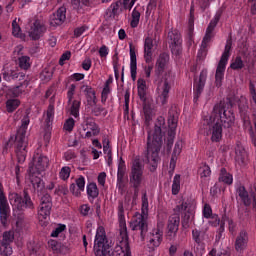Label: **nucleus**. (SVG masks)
Returning <instances> with one entry per match:
<instances>
[{
  "label": "nucleus",
  "instance_id": "1",
  "mask_svg": "<svg viewBox=\"0 0 256 256\" xmlns=\"http://www.w3.org/2000/svg\"><path fill=\"white\" fill-rule=\"evenodd\" d=\"M234 123L235 114L231 110H226L221 104H216L209 118L204 119V125H208L213 143H219L223 139V127L231 129Z\"/></svg>",
  "mask_w": 256,
  "mask_h": 256
},
{
  "label": "nucleus",
  "instance_id": "2",
  "mask_svg": "<svg viewBox=\"0 0 256 256\" xmlns=\"http://www.w3.org/2000/svg\"><path fill=\"white\" fill-rule=\"evenodd\" d=\"M163 127H165V118L159 117L152 131L148 132L147 149L142 159L143 163L149 165V170L157 171V165L161 158L159 152L163 147Z\"/></svg>",
  "mask_w": 256,
  "mask_h": 256
},
{
  "label": "nucleus",
  "instance_id": "3",
  "mask_svg": "<svg viewBox=\"0 0 256 256\" xmlns=\"http://www.w3.org/2000/svg\"><path fill=\"white\" fill-rule=\"evenodd\" d=\"M169 55L166 52H163L159 55L155 64V74H154V83L158 85V89L161 91V94L158 97V101L161 105H167L169 101V91L175 83V76L168 71L165 73L167 66L169 65ZM163 73H165L163 75Z\"/></svg>",
  "mask_w": 256,
  "mask_h": 256
},
{
  "label": "nucleus",
  "instance_id": "4",
  "mask_svg": "<svg viewBox=\"0 0 256 256\" xmlns=\"http://www.w3.org/2000/svg\"><path fill=\"white\" fill-rule=\"evenodd\" d=\"M118 218L120 219V238L112 252L113 256H132L131 246H129V234L127 233V224L125 223V208L123 201H118Z\"/></svg>",
  "mask_w": 256,
  "mask_h": 256
},
{
  "label": "nucleus",
  "instance_id": "5",
  "mask_svg": "<svg viewBox=\"0 0 256 256\" xmlns=\"http://www.w3.org/2000/svg\"><path fill=\"white\" fill-rule=\"evenodd\" d=\"M31 120L29 114L23 116L21 120V126L17 130L15 138V153L18 159V163L23 164L27 159V145L29 142L27 140V129L29 127Z\"/></svg>",
  "mask_w": 256,
  "mask_h": 256
},
{
  "label": "nucleus",
  "instance_id": "6",
  "mask_svg": "<svg viewBox=\"0 0 256 256\" xmlns=\"http://www.w3.org/2000/svg\"><path fill=\"white\" fill-rule=\"evenodd\" d=\"M9 203L18 211H35V203L31 199V195L24 190L22 195L17 192H10L8 195Z\"/></svg>",
  "mask_w": 256,
  "mask_h": 256
},
{
  "label": "nucleus",
  "instance_id": "7",
  "mask_svg": "<svg viewBox=\"0 0 256 256\" xmlns=\"http://www.w3.org/2000/svg\"><path fill=\"white\" fill-rule=\"evenodd\" d=\"M111 253V242L107 239L105 227L99 226L94 239L95 256H109Z\"/></svg>",
  "mask_w": 256,
  "mask_h": 256
},
{
  "label": "nucleus",
  "instance_id": "8",
  "mask_svg": "<svg viewBox=\"0 0 256 256\" xmlns=\"http://www.w3.org/2000/svg\"><path fill=\"white\" fill-rule=\"evenodd\" d=\"M177 123H179V112L177 108H171L168 112V136L164 147L166 153H171V149H173V143L177 135Z\"/></svg>",
  "mask_w": 256,
  "mask_h": 256
},
{
  "label": "nucleus",
  "instance_id": "9",
  "mask_svg": "<svg viewBox=\"0 0 256 256\" xmlns=\"http://www.w3.org/2000/svg\"><path fill=\"white\" fill-rule=\"evenodd\" d=\"M143 171H145V166L141 163V158L136 156L132 161L130 172V183L135 191H139V187L143 183Z\"/></svg>",
  "mask_w": 256,
  "mask_h": 256
},
{
  "label": "nucleus",
  "instance_id": "10",
  "mask_svg": "<svg viewBox=\"0 0 256 256\" xmlns=\"http://www.w3.org/2000/svg\"><path fill=\"white\" fill-rule=\"evenodd\" d=\"M10 217L11 206H9V201L7 200V196H5L3 183L0 182V223L2 227H7V225H9Z\"/></svg>",
  "mask_w": 256,
  "mask_h": 256
},
{
  "label": "nucleus",
  "instance_id": "11",
  "mask_svg": "<svg viewBox=\"0 0 256 256\" xmlns=\"http://www.w3.org/2000/svg\"><path fill=\"white\" fill-rule=\"evenodd\" d=\"M130 229H132V231L138 232L141 241H145V237L149 231V226L147 224V220L145 219V215L136 214L133 216L130 221Z\"/></svg>",
  "mask_w": 256,
  "mask_h": 256
},
{
  "label": "nucleus",
  "instance_id": "12",
  "mask_svg": "<svg viewBox=\"0 0 256 256\" xmlns=\"http://www.w3.org/2000/svg\"><path fill=\"white\" fill-rule=\"evenodd\" d=\"M51 209H53V199L49 193H45L40 197V203L37 208V215L39 221H45L51 216Z\"/></svg>",
  "mask_w": 256,
  "mask_h": 256
},
{
  "label": "nucleus",
  "instance_id": "13",
  "mask_svg": "<svg viewBox=\"0 0 256 256\" xmlns=\"http://www.w3.org/2000/svg\"><path fill=\"white\" fill-rule=\"evenodd\" d=\"M135 3H137V0H123V2L116 1L112 3L106 10V19H109L110 21H115L117 17H119V8L121 7V5H123L124 9H128L129 11H131Z\"/></svg>",
  "mask_w": 256,
  "mask_h": 256
},
{
  "label": "nucleus",
  "instance_id": "14",
  "mask_svg": "<svg viewBox=\"0 0 256 256\" xmlns=\"http://www.w3.org/2000/svg\"><path fill=\"white\" fill-rule=\"evenodd\" d=\"M49 167V158L40 154H36L33 157L32 163L29 164L30 175H41L43 171Z\"/></svg>",
  "mask_w": 256,
  "mask_h": 256
},
{
  "label": "nucleus",
  "instance_id": "15",
  "mask_svg": "<svg viewBox=\"0 0 256 256\" xmlns=\"http://www.w3.org/2000/svg\"><path fill=\"white\" fill-rule=\"evenodd\" d=\"M205 83H207V69H203L200 72L199 78H194L193 84V103L197 105L199 97L205 89Z\"/></svg>",
  "mask_w": 256,
  "mask_h": 256
},
{
  "label": "nucleus",
  "instance_id": "16",
  "mask_svg": "<svg viewBox=\"0 0 256 256\" xmlns=\"http://www.w3.org/2000/svg\"><path fill=\"white\" fill-rule=\"evenodd\" d=\"M15 240V232L6 231L3 233L2 240H0V255H13V248L11 243Z\"/></svg>",
  "mask_w": 256,
  "mask_h": 256
},
{
  "label": "nucleus",
  "instance_id": "17",
  "mask_svg": "<svg viewBox=\"0 0 256 256\" xmlns=\"http://www.w3.org/2000/svg\"><path fill=\"white\" fill-rule=\"evenodd\" d=\"M45 31H47V27L45 26V23H43V20L35 19L30 23V29L28 33L29 37L33 41H39V39H41V37H43L45 34Z\"/></svg>",
  "mask_w": 256,
  "mask_h": 256
},
{
  "label": "nucleus",
  "instance_id": "18",
  "mask_svg": "<svg viewBox=\"0 0 256 256\" xmlns=\"http://www.w3.org/2000/svg\"><path fill=\"white\" fill-rule=\"evenodd\" d=\"M236 193L238 197H240L245 207H250L252 205L253 209L256 211V193L255 192H251L249 194V192H247V189H245V186H239L236 190Z\"/></svg>",
  "mask_w": 256,
  "mask_h": 256
},
{
  "label": "nucleus",
  "instance_id": "19",
  "mask_svg": "<svg viewBox=\"0 0 256 256\" xmlns=\"http://www.w3.org/2000/svg\"><path fill=\"white\" fill-rule=\"evenodd\" d=\"M163 241V230L161 228L157 227L154 228L149 236H148V247L149 249H157L159 245H161V242Z\"/></svg>",
  "mask_w": 256,
  "mask_h": 256
},
{
  "label": "nucleus",
  "instance_id": "20",
  "mask_svg": "<svg viewBox=\"0 0 256 256\" xmlns=\"http://www.w3.org/2000/svg\"><path fill=\"white\" fill-rule=\"evenodd\" d=\"M181 223V218L177 215H172L169 217L167 225V237L168 239H175L177 237V232L179 231V224Z\"/></svg>",
  "mask_w": 256,
  "mask_h": 256
},
{
  "label": "nucleus",
  "instance_id": "21",
  "mask_svg": "<svg viewBox=\"0 0 256 256\" xmlns=\"http://www.w3.org/2000/svg\"><path fill=\"white\" fill-rule=\"evenodd\" d=\"M65 19H67V8L65 6H61L51 16L50 25L52 27H59V25H63L65 23Z\"/></svg>",
  "mask_w": 256,
  "mask_h": 256
},
{
  "label": "nucleus",
  "instance_id": "22",
  "mask_svg": "<svg viewBox=\"0 0 256 256\" xmlns=\"http://www.w3.org/2000/svg\"><path fill=\"white\" fill-rule=\"evenodd\" d=\"M205 237H207V232L201 229H193L192 230V240L196 245V249H200L201 251H205Z\"/></svg>",
  "mask_w": 256,
  "mask_h": 256
},
{
  "label": "nucleus",
  "instance_id": "23",
  "mask_svg": "<svg viewBox=\"0 0 256 256\" xmlns=\"http://www.w3.org/2000/svg\"><path fill=\"white\" fill-rule=\"evenodd\" d=\"M220 16H215L213 20L210 21L207 29L206 34L202 40V47H208L209 43H211V39H213V31H215V27L219 23Z\"/></svg>",
  "mask_w": 256,
  "mask_h": 256
},
{
  "label": "nucleus",
  "instance_id": "24",
  "mask_svg": "<svg viewBox=\"0 0 256 256\" xmlns=\"http://www.w3.org/2000/svg\"><path fill=\"white\" fill-rule=\"evenodd\" d=\"M3 79L8 83L11 81H23L25 79V72H21L18 69H6L3 72Z\"/></svg>",
  "mask_w": 256,
  "mask_h": 256
},
{
  "label": "nucleus",
  "instance_id": "25",
  "mask_svg": "<svg viewBox=\"0 0 256 256\" xmlns=\"http://www.w3.org/2000/svg\"><path fill=\"white\" fill-rule=\"evenodd\" d=\"M153 47H155V44H153V39L151 36H147L144 39V61L145 63H153Z\"/></svg>",
  "mask_w": 256,
  "mask_h": 256
},
{
  "label": "nucleus",
  "instance_id": "26",
  "mask_svg": "<svg viewBox=\"0 0 256 256\" xmlns=\"http://www.w3.org/2000/svg\"><path fill=\"white\" fill-rule=\"evenodd\" d=\"M130 49V75L132 81L137 80V54L135 53V46L133 43H129Z\"/></svg>",
  "mask_w": 256,
  "mask_h": 256
},
{
  "label": "nucleus",
  "instance_id": "27",
  "mask_svg": "<svg viewBox=\"0 0 256 256\" xmlns=\"http://www.w3.org/2000/svg\"><path fill=\"white\" fill-rule=\"evenodd\" d=\"M249 242V236L245 230H242L239 235L236 237L235 241V250L238 253H242L247 249V243Z\"/></svg>",
  "mask_w": 256,
  "mask_h": 256
},
{
  "label": "nucleus",
  "instance_id": "28",
  "mask_svg": "<svg viewBox=\"0 0 256 256\" xmlns=\"http://www.w3.org/2000/svg\"><path fill=\"white\" fill-rule=\"evenodd\" d=\"M127 173V165L125 164V160L120 158L117 170V187L118 189H122L125 185V175Z\"/></svg>",
  "mask_w": 256,
  "mask_h": 256
},
{
  "label": "nucleus",
  "instance_id": "29",
  "mask_svg": "<svg viewBox=\"0 0 256 256\" xmlns=\"http://www.w3.org/2000/svg\"><path fill=\"white\" fill-rule=\"evenodd\" d=\"M225 69H227V63L219 61L215 74L216 87H221L223 85V79H225Z\"/></svg>",
  "mask_w": 256,
  "mask_h": 256
},
{
  "label": "nucleus",
  "instance_id": "30",
  "mask_svg": "<svg viewBox=\"0 0 256 256\" xmlns=\"http://www.w3.org/2000/svg\"><path fill=\"white\" fill-rule=\"evenodd\" d=\"M138 96L142 103L147 102V80L139 78L137 80Z\"/></svg>",
  "mask_w": 256,
  "mask_h": 256
},
{
  "label": "nucleus",
  "instance_id": "31",
  "mask_svg": "<svg viewBox=\"0 0 256 256\" xmlns=\"http://www.w3.org/2000/svg\"><path fill=\"white\" fill-rule=\"evenodd\" d=\"M249 69L251 67V64H249V61L247 59L241 58V56H237L230 64V69H233V71H241V69Z\"/></svg>",
  "mask_w": 256,
  "mask_h": 256
},
{
  "label": "nucleus",
  "instance_id": "32",
  "mask_svg": "<svg viewBox=\"0 0 256 256\" xmlns=\"http://www.w3.org/2000/svg\"><path fill=\"white\" fill-rule=\"evenodd\" d=\"M86 193L88 196V201L93 203L97 197H99V188L95 182H90L86 186Z\"/></svg>",
  "mask_w": 256,
  "mask_h": 256
},
{
  "label": "nucleus",
  "instance_id": "33",
  "mask_svg": "<svg viewBox=\"0 0 256 256\" xmlns=\"http://www.w3.org/2000/svg\"><path fill=\"white\" fill-rule=\"evenodd\" d=\"M23 84L18 86H12L6 89V99H17V97H21L25 90H23Z\"/></svg>",
  "mask_w": 256,
  "mask_h": 256
},
{
  "label": "nucleus",
  "instance_id": "34",
  "mask_svg": "<svg viewBox=\"0 0 256 256\" xmlns=\"http://www.w3.org/2000/svg\"><path fill=\"white\" fill-rule=\"evenodd\" d=\"M5 105L7 113H15L19 105H21V100L17 98H7Z\"/></svg>",
  "mask_w": 256,
  "mask_h": 256
},
{
  "label": "nucleus",
  "instance_id": "35",
  "mask_svg": "<svg viewBox=\"0 0 256 256\" xmlns=\"http://www.w3.org/2000/svg\"><path fill=\"white\" fill-rule=\"evenodd\" d=\"M219 181L225 185H233V175L227 172V169L221 168L219 174Z\"/></svg>",
  "mask_w": 256,
  "mask_h": 256
},
{
  "label": "nucleus",
  "instance_id": "36",
  "mask_svg": "<svg viewBox=\"0 0 256 256\" xmlns=\"http://www.w3.org/2000/svg\"><path fill=\"white\" fill-rule=\"evenodd\" d=\"M232 46H233V41L230 38L226 41L225 49L221 55L220 62H222V63L229 62V57H231V47Z\"/></svg>",
  "mask_w": 256,
  "mask_h": 256
},
{
  "label": "nucleus",
  "instance_id": "37",
  "mask_svg": "<svg viewBox=\"0 0 256 256\" xmlns=\"http://www.w3.org/2000/svg\"><path fill=\"white\" fill-rule=\"evenodd\" d=\"M31 184L32 187H34L35 191H43V189H45V182H43V179H41V177L39 176H35L32 174Z\"/></svg>",
  "mask_w": 256,
  "mask_h": 256
},
{
  "label": "nucleus",
  "instance_id": "38",
  "mask_svg": "<svg viewBox=\"0 0 256 256\" xmlns=\"http://www.w3.org/2000/svg\"><path fill=\"white\" fill-rule=\"evenodd\" d=\"M235 151H236V161H238L240 165H245L247 161V152H245V149L237 145Z\"/></svg>",
  "mask_w": 256,
  "mask_h": 256
},
{
  "label": "nucleus",
  "instance_id": "39",
  "mask_svg": "<svg viewBox=\"0 0 256 256\" xmlns=\"http://www.w3.org/2000/svg\"><path fill=\"white\" fill-rule=\"evenodd\" d=\"M131 18L130 27L132 29H137V27H139V21H141V12H139L137 8H134L131 14Z\"/></svg>",
  "mask_w": 256,
  "mask_h": 256
},
{
  "label": "nucleus",
  "instance_id": "40",
  "mask_svg": "<svg viewBox=\"0 0 256 256\" xmlns=\"http://www.w3.org/2000/svg\"><path fill=\"white\" fill-rule=\"evenodd\" d=\"M70 106V115H72V117H75V119H77V117H79V111L81 109V100H72L71 103H69Z\"/></svg>",
  "mask_w": 256,
  "mask_h": 256
},
{
  "label": "nucleus",
  "instance_id": "41",
  "mask_svg": "<svg viewBox=\"0 0 256 256\" xmlns=\"http://www.w3.org/2000/svg\"><path fill=\"white\" fill-rule=\"evenodd\" d=\"M54 119H55V105L49 104L46 111V119H45V123L47 127L51 126V123H53Z\"/></svg>",
  "mask_w": 256,
  "mask_h": 256
},
{
  "label": "nucleus",
  "instance_id": "42",
  "mask_svg": "<svg viewBox=\"0 0 256 256\" xmlns=\"http://www.w3.org/2000/svg\"><path fill=\"white\" fill-rule=\"evenodd\" d=\"M194 29H195V6L192 4L190 8V15L188 20L189 35H192Z\"/></svg>",
  "mask_w": 256,
  "mask_h": 256
},
{
  "label": "nucleus",
  "instance_id": "43",
  "mask_svg": "<svg viewBox=\"0 0 256 256\" xmlns=\"http://www.w3.org/2000/svg\"><path fill=\"white\" fill-rule=\"evenodd\" d=\"M18 65H19L20 69H23V71H27V69H30V67H31V57H29V56L19 57Z\"/></svg>",
  "mask_w": 256,
  "mask_h": 256
},
{
  "label": "nucleus",
  "instance_id": "44",
  "mask_svg": "<svg viewBox=\"0 0 256 256\" xmlns=\"http://www.w3.org/2000/svg\"><path fill=\"white\" fill-rule=\"evenodd\" d=\"M179 191H181V175L176 174L172 183V195H179Z\"/></svg>",
  "mask_w": 256,
  "mask_h": 256
},
{
  "label": "nucleus",
  "instance_id": "45",
  "mask_svg": "<svg viewBox=\"0 0 256 256\" xmlns=\"http://www.w3.org/2000/svg\"><path fill=\"white\" fill-rule=\"evenodd\" d=\"M177 209L180 213H184V219H186V221H189V219H191V210L189 209V203L182 202L181 205L177 206Z\"/></svg>",
  "mask_w": 256,
  "mask_h": 256
},
{
  "label": "nucleus",
  "instance_id": "46",
  "mask_svg": "<svg viewBox=\"0 0 256 256\" xmlns=\"http://www.w3.org/2000/svg\"><path fill=\"white\" fill-rule=\"evenodd\" d=\"M168 37L171 39L172 45H183L181 34L177 30L170 32Z\"/></svg>",
  "mask_w": 256,
  "mask_h": 256
},
{
  "label": "nucleus",
  "instance_id": "47",
  "mask_svg": "<svg viewBox=\"0 0 256 256\" xmlns=\"http://www.w3.org/2000/svg\"><path fill=\"white\" fill-rule=\"evenodd\" d=\"M87 129H90V131L93 132V137H97V135L100 133L99 125L95 123L93 120H87L86 121Z\"/></svg>",
  "mask_w": 256,
  "mask_h": 256
},
{
  "label": "nucleus",
  "instance_id": "48",
  "mask_svg": "<svg viewBox=\"0 0 256 256\" xmlns=\"http://www.w3.org/2000/svg\"><path fill=\"white\" fill-rule=\"evenodd\" d=\"M12 35L18 37V39H23V32H21V27L17 24V20L12 22Z\"/></svg>",
  "mask_w": 256,
  "mask_h": 256
},
{
  "label": "nucleus",
  "instance_id": "49",
  "mask_svg": "<svg viewBox=\"0 0 256 256\" xmlns=\"http://www.w3.org/2000/svg\"><path fill=\"white\" fill-rule=\"evenodd\" d=\"M59 177L60 179H62V181H67V179L71 177V167L69 166L62 167L59 172Z\"/></svg>",
  "mask_w": 256,
  "mask_h": 256
},
{
  "label": "nucleus",
  "instance_id": "50",
  "mask_svg": "<svg viewBox=\"0 0 256 256\" xmlns=\"http://www.w3.org/2000/svg\"><path fill=\"white\" fill-rule=\"evenodd\" d=\"M149 213V198L147 197V192L142 194V215H147Z\"/></svg>",
  "mask_w": 256,
  "mask_h": 256
},
{
  "label": "nucleus",
  "instance_id": "51",
  "mask_svg": "<svg viewBox=\"0 0 256 256\" xmlns=\"http://www.w3.org/2000/svg\"><path fill=\"white\" fill-rule=\"evenodd\" d=\"M63 231H67V225L65 224H58L55 229L51 232L50 236L55 238L59 237Z\"/></svg>",
  "mask_w": 256,
  "mask_h": 256
},
{
  "label": "nucleus",
  "instance_id": "52",
  "mask_svg": "<svg viewBox=\"0 0 256 256\" xmlns=\"http://www.w3.org/2000/svg\"><path fill=\"white\" fill-rule=\"evenodd\" d=\"M202 215L204 219H211L215 214H213V209L211 205L205 204L202 209Z\"/></svg>",
  "mask_w": 256,
  "mask_h": 256
},
{
  "label": "nucleus",
  "instance_id": "53",
  "mask_svg": "<svg viewBox=\"0 0 256 256\" xmlns=\"http://www.w3.org/2000/svg\"><path fill=\"white\" fill-rule=\"evenodd\" d=\"M75 128V119L73 118H68L63 126V129L65 131H68V133H71V131H73V129Z\"/></svg>",
  "mask_w": 256,
  "mask_h": 256
},
{
  "label": "nucleus",
  "instance_id": "54",
  "mask_svg": "<svg viewBox=\"0 0 256 256\" xmlns=\"http://www.w3.org/2000/svg\"><path fill=\"white\" fill-rule=\"evenodd\" d=\"M171 53L175 55V57H180L181 53H183L182 44H172L171 45Z\"/></svg>",
  "mask_w": 256,
  "mask_h": 256
},
{
  "label": "nucleus",
  "instance_id": "55",
  "mask_svg": "<svg viewBox=\"0 0 256 256\" xmlns=\"http://www.w3.org/2000/svg\"><path fill=\"white\" fill-rule=\"evenodd\" d=\"M249 93H250V103H254V105H256V89H255V84H253V82H250L249 84Z\"/></svg>",
  "mask_w": 256,
  "mask_h": 256
},
{
  "label": "nucleus",
  "instance_id": "56",
  "mask_svg": "<svg viewBox=\"0 0 256 256\" xmlns=\"http://www.w3.org/2000/svg\"><path fill=\"white\" fill-rule=\"evenodd\" d=\"M201 179H205L207 177H211V168L208 165L200 167L199 169Z\"/></svg>",
  "mask_w": 256,
  "mask_h": 256
},
{
  "label": "nucleus",
  "instance_id": "57",
  "mask_svg": "<svg viewBox=\"0 0 256 256\" xmlns=\"http://www.w3.org/2000/svg\"><path fill=\"white\" fill-rule=\"evenodd\" d=\"M143 71H144L146 80L149 81V79H151V73L153 71V64L147 63V65L143 66Z\"/></svg>",
  "mask_w": 256,
  "mask_h": 256
},
{
  "label": "nucleus",
  "instance_id": "58",
  "mask_svg": "<svg viewBox=\"0 0 256 256\" xmlns=\"http://www.w3.org/2000/svg\"><path fill=\"white\" fill-rule=\"evenodd\" d=\"M209 225H211V227H219V225H221V218H219V215L214 214L210 220L208 221Z\"/></svg>",
  "mask_w": 256,
  "mask_h": 256
},
{
  "label": "nucleus",
  "instance_id": "59",
  "mask_svg": "<svg viewBox=\"0 0 256 256\" xmlns=\"http://www.w3.org/2000/svg\"><path fill=\"white\" fill-rule=\"evenodd\" d=\"M75 89H77V86L75 84H71L67 91V99L68 103H71L73 101V97L75 95Z\"/></svg>",
  "mask_w": 256,
  "mask_h": 256
},
{
  "label": "nucleus",
  "instance_id": "60",
  "mask_svg": "<svg viewBox=\"0 0 256 256\" xmlns=\"http://www.w3.org/2000/svg\"><path fill=\"white\" fill-rule=\"evenodd\" d=\"M181 151H183V141L178 140V141L175 143V146H174V150H173L172 155H176V156L179 157V155H181Z\"/></svg>",
  "mask_w": 256,
  "mask_h": 256
},
{
  "label": "nucleus",
  "instance_id": "61",
  "mask_svg": "<svg viewBox=\"0 0 256 256\" xmlns=\"http://www.w3.org/2000/svg\"><path fill=\"white\" fill-rule=\"evenodd\" d=\"M102 143L104 155H112L113 152L111 150V146L109 145V139L105 138Z\"/></svg>",
  "mask_w": 256,
  "mask_h": 256
},
{
  "label": "nucleus",
  "instance_id": "62",
  "mask_svg": "<svg viewBox=\"0 0 256 256\" xmlns=\"http://www.w3.org/2000/svg\"><path fill=\"white\" fill-rule=\"evenodd\" d=\"M75 186L83 193V191H85V177L79 176V178L76 179Z\"/></svg>",
  "mask_w": 256,
  "mask_h": 256
},
{
  "label": "nucleus",
  "instance_id": "63",
  "mask_svg": "<svg viewBox=\"0 0 256 256\" xmlns=\"http://www.w3.org/2000/svg\"><path fill=\"white\" fill-rule=\"evenodd\" d=\"M85 87L84 93L88 99H95V90L91 86H83ZM82 87V89H83Z\"/></svg>",
  "mask_w": 256,
  "mask_h": 256
},
{
  "label": "nucleus",
  "instance_id": "64",
  "mask_svg": "<svg viewBox=\"0 0 256 256\" xmlns=\"http://www.w3.org/2000/svg\"><path fill=\"white\" fill-rule=\"evenodd\" d=\"M85 79V74L83 73H74L68 77V81H83Z\"/></svg>",
  "mask_w": 256,
  "mask_h": 256
}]
</instances>
